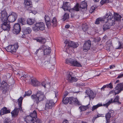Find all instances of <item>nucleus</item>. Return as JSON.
Returning <instances> with one entry per match:
<instances>
[{
  "label": "nucleus",
  "instance_id": "1",
  "mask_svg": "<svg viewBox=\"0 0 123 123\" xmlns=\"http://www.w3.org/2000/svg\"><path fill=\"white\" fill-rule=\"evenodd\" d=\"M23 99V98L21 97L19 98L18 99L19 108H15L13 111L11 112V113L12 117H14L17 116L19 111H22V112H23L22 107H21L22 104Z\"/></svg>",
  "mask_w": 123,
  "mask_h": 123
},
{
  "label": "nucleus",
  "instance_id": "2",
  "mask_svg": "<svg viewBox=\"0 0 123 123\" xmlns=\"http://www.w3.org/2000/svg\"><path fill=\"white\" fill-rule=\"evenodd\" d=\"M33 101L38 104L40 101H43L45 98L43 93L39 91L36 94H33L31 96Z\"/></svg>",
  "mask_w": 123,
  "mask_h": 123
},
{
  "label": "nucleus",
  "instance_id": "3",
  "mask_svg": "<svg viewBox=\"0 0 123 123\" xmlns=\"http://www.w3.org/2000/svg\"><path fill=\"white\" fill-rule=\"evenodd\" d=\"M65 61V63L67 64H71L74 66L81 67V65L80 63L77 62L75 59L68 58L66 59Z\"/></svg>",
  "mask_w": 123,
  "mask_h": 123
},
{
  "label": "nucleus",
  "instance_id": "4",
  "mask_svg": "<svg viewBox=\"0 0 123 123\" xmlns=\"http://www.w3.org/2000/svg\"><path fill=\"white\" fill-rule=\"evenodd\" d=\"M19 46L18 43H15L14 45H9L6 48L7 51L12 53L15 52L18 49Z\"/></svg>",
  "mask_w": 123,
  "mask_h": 123
},
{
  "label": "nucleus",
  "instance_id": "5",
  "mask_svg": "<svg viewBox=\"0 0 123 123\" xmlns=\"http://www.w3.org/2000/svg\"><path fill=\"white\" fill-rule=\"evenodd\" d=\"M39 49L43 50L44 55H49L51 51L50 48L46 45L41 46L39 48Z\"/></svg>",
  "mask_w": 123,
  "mask_h": 123
},
{
  "label": "nucleus",
  "instance_id": "6",
  "mask_svg": "<svg viewBox=\"0 0 123 123\" xmlns=\"http://www.w3.org/2000/svg\"><path fill=\"white\" fill-rule=\"evenodd\" d=\"M17 15L15 12H12L8 17L7 20L9 22H13L15 21L17 19Z\"/></svg>",
  "mask_w": 123,
  "mask_h": 123
},
{
  "label": "nucleus",
  "instance_id": "7",
  "mask_svg": "<svg viewBox=\"0 0 123 123\" xmlns=\"http://www.w3.org/2000/svg\"><path fill=\"white\" fill-rule=\"evenodd\" d=\"M21 30L20 25L18 23H16L13 26L12 32L14 34H17L19 33Z\"/></svg>",
  "mask_w": 123,
  "mask_h": 123
},
{
  "label": "nucleus",
  "instance_id": "8",
  "mask_svg": "<svg viewBox=\"0 0 123 123\" xmlns=\"http://www.w3.org/2000/svg\"><path fill=\"white\" fill-rule=\"evenodd\" d=\"M91 43V42L90 40H88L85 42L83 47V49L84 52H86L90 49Z\"/></svg>",
  "mask_w": 123,
  "mask_h": 123
},
{
  "label": "nucleus",
  "instance_id": "9",
  "mask_svg": "<svg viewBox=\"0 0 123 123\" xmlns=\"http://www.w3.org/2000/svg\"><path fill=\"white\" fill-rule=\"evenodd\" d=\"M123 90V83L118 84L115 88L114 92L115 95L119 94L121 91Z\"/></svg>",
  "mask_w": 123,
  "mask_h": 123
},
{
  "label": "nucleus",
  "instance_id": "10",
  "mask_svg": "<svg viewBox=\"0 0 123 123\" xmlns=\"http://www.w3.org/2000/svg\"><path fill=\"white\" fill-rule=\"evenodd\" d=\"M55 103L52 100H47L45 104V110L51 109Z\"/></svg>",
  "mask_w": 123,
  "mask_h": 123
},
{
  "label": "nucleus",
  "instance_id": "11",
  "mask_svg": "<svg viewBox=\"0 0 123 123\" xmlns=\"http://www.w3.org/2000/svg\"><path fill=\"white\" fill-rule=\"evenodd\" d=\"M119 97L118 95H117L115 98H114L113 101V99H111V100H109V101L106 103L103 104V105L107 107L110 105V104L112 102H117L121 104V103L119 102Z\"/></svg>",
  "mask_w": 123,
  "mask_h": 123
},
{
  "label": "nucleus",
  "instance_id": "12",
  "mask_svg": "<svg viewBox=\"0 0 123 123\" xmlns=\"http://www.w3.org/2000/svg\"><path fill=\"white\" fill-rule=\"evenodd\" d=\"M3 22L1 24V28L4 30H9L11 28L9 22L7 21Z\"/></svg>",
  "mask_w": 123,
  "mask_h": 123
},
{
  "label": "nucleus",
  "instance_id": "13",
  "mask_svg": "<svg viewBox=\"0 0 123 123\" xmlns=\"http://www.w3.org/2000/svg\"><path fill=\"white\" fill-rule=\"evenodd\" d=\"M85 92L86 94L87 95V97L88 96L90 100L91 99H93L95 97V95L93 91L90 89H87ZM86 96H85V97L86 98Z\"/></svg>",
  "mask_w": 123,
  "mask_h": 123
},
{
  "label": "nucleus",
  "instance_id": "14",
  "mask_svg": "<svg viewBox=\"0 0 123 123\" xmlns=\"http://www.w3.org/2000/svg\"><path fill=\"white\" fill-rule=\"evenodd\" d=\"M1 21L3 22L7 21L8 19L7 14L6 11L5 10L2 11L1 12Z\"/></svg>",
  "mask_w": 123,
  "mask_h": 123
},
{
  "label": "nucleus",
  "instance_id": "15",
  "mask_svg": "<svg viewBox=\"0 0 123 123\" xmlns=\"http://www.w3.org/2000/svg\"><path fill=\"white\" fill-rule=\"evenodd\" d=\"M114 113V111L113 110H111L106 114L105 117L106 121V123H109L110 122V119L111 117V115L113 114Z\"/></svg>",
  "mask_w": 123,
  "mask_h": 123
},
{
  "label": "nucleus",
  "instance_id": "16",
  "mask_svg": "<svg viewBox=\"0 0 123 123\" xmlns=\"http://www.w3.org/2000/svg\"><path fill=\"white\" fill-rule=\"evenodd\" d=\"M72 73H70L68 74L67 77V79L70 82H76L77 80V79L72 76Z\"/></svg>",
  "mask_w": 123,
  "mask_h": 123
},
{
  "label": "nucleus",
  "instance_id": "17",
  "mask_svg": "<svg viewBox=\"0 0 123 123\" xmlns=\"http://www.w3.org/2000/svg\"><path fill=\"white\" fill-rule=\"evenodd\" d=\"M40 85L39 82L34 77H31V85L34 86H37Z\"/></svg>",
  "mask_w": 123,
  "mask_h": 123
},
{
  "label": "nucleus",
  "instance_id": "18",
  "mask_svg": "<svg viewBox=\"0 0 123 123\" xmlns=\"http://www.w3.org/2000/svg\"><path fill=\"white\" fill-rule=\"evenodd\" d=\"M80 6V8L82 11L84 12V10H86L87 9V4L84 1L81 2Z\"/></svg>",
  "mask_w": 123,
  "mask_h": 123
},
{
  "label": "nucleus",
  "instance_id": "19",
  "mask_svg": "<svg viewBox=\"0 0 123 123\" xmlns=\"http://www.w3.org/2000/svg\"><path fill=\"white\" fill-rule=\"evenodd\" d=\"M70 104H76L78 105L80 104V102L76 98H74L73 97H70Z\"/></svg>",
  "mask_w": 123,
  "mask_h": 123
},
{
  "label": "nucleus",
  "instance_id": "20",
  "mask_svg": "<svg viewBox=\"0 0 123 123\" xmlns=\"http://www.w3.org/2000/svg\"><path fill=\"white\" fill-rule=\"evenodd\" d=\"M37 117V113L35 110L33 111V112L31 113V123H34L35 122V120H36Z\"/></svg>",
  "mask_w": 123,
  "mask_h": 123
},
{
  "label": "nucleus",
  "instance_id": "21",
  "mask_svg": "<svg viewBox=\"0 0 123 123\" xmlns=\"http://www.w3.org/2000/svg\"><path fill=\"white\" fill-rule=\"evenodd\" d=\"M10 110H7V108L5 107L3 108L0 110V114L1 115H3L5 114L10 113Z\"/></svg>",
  "mask_w": 123,
  "mask_h": 123
},
{
  "label": "nucleus",
  "instance_id": "22",
  "mask_svg": "<svg viewBox=\"0 0 123 123\" xmlns=\"http://www.w3.org/2000/svg\"><path fill=\"white\" fill-rule=\"evenodd\" d=\"M37 26L38 27L39 30L43 31L45 28V25L43 22L37 23Z\"/></svg>",
  "mask_w": 123,
  "mask_h": 123
},
{
  "label": "nucleus",
  "instance_id": "23",
  "mask_svg": "<svg viewBox=\"0 0 123 123\" xmlns=\"http://www.w3.org/2000/svg\"><path fill=\"white\" fill-rule=\"evenodd\" d=\"M31 2L30 0H25L24 2L26 9L29 11L31 10Z\"/></svg>",
  "mask_w": 123,
  "mask_h": 123
},
{
  "label": "nucleus",
  "instance_id": "24",
  "mask_svg": "<svg viewBox=\"0 0 123 123\" xmlns=\"http://www.w3.org/2000/svg\"><path fill=\"white\" fill-rule=\"evenodd\" d=\"M44 19L46 25L48 28H49L51 25L50 18L48 15H46L45 16Z\"/></svg>",
  "mask_w": 123,
  "mask_h": 123
},
{
  "label": "nucleus",
  "instance_id": "25",
  "mask_svg": "<svg viewBox=\"0 0 123 123\" xmlns=\"http://www.w3.org/2000/svg\"><path fill=\"white\" fill-rule=\"evenodd\" d=\"M33 39L34 40H36L37 42L41 43L42 44H44L46 42L45 39L41 37H38L36 38H33Z\"/></svg>",
  "mask_w": 123,
  "mask_h": 123
},
{
  "label": "nucleus",
  "instance_id": "26",
  "mask_svg": "<svg viewBox=\"0 0 123 123\" xmlns=\"http://www.w3.org/2000/svg\"><path fill=\"white\" fill-rule=\"evenodd\" d=\"M107 20L113 19V16L112 14L110 12H107L105 14Z\"/></svg>",
  "mask_w": 123,
  "mask_h": 123
},
{
  "label": "nucleus",
  "instance_id": "27",
  "mask_svg": "<svg viewBox=\"0 0 123 123\" xmlns=\"http://www.w3.org/2000/svg\"><path fill=\"white\" fill-rule=\"evenodd\" d=\"M121 18V16L118 13H114L113 19L115 21H119Z\"/></svg>",
  "mask_w": 123,
  "mask_h": 123
},
{
  "label": "nucleus",
  "instance_id": "28",
  "mask_svg": "<svg viewBox=\"0 0 123 123\" xmlns=\"http://www.w3.org/2000/svg\"><path fill=\"white\" fill-rule=\"evenodd\" d=\"M68 2H64L63 3V6H62V8L64 11L68 10L69 9L70 7L68 6Z\"/></svg>",
  "mask_w": 123,
  "mask_h": 123
},
{
  "label": "nucleus",
  "instance_id": "29",
  "mask_svg": "<svg viewBox=\"0 0 123 123\" xmlns=\"http://www.w3.org/2000/svg\"><path fill=\"white\" fill-rule=\"evenodd\" d=\"M70 97L68 98H62V102L64 104H67L68 103L70 104Z\"/></svg>",
  "mask_w": 123,
  "mask_h": 123
},
{
  "label": "nucleus",
  "instance_id": "30",
  "mask_svg": "<svg viewBox=\"0 0 123 123\" xmlns=\"http://www.w3.org/2000/svg\"><path fill=\"white\" fill-rule=\"evenodd\" d=\"M74 42L68 40H66L64 42V43L66 44L65 48H66V46L67 45H68L69 47H72Z\"/></svg>",
  "mask_w": 123,
  "mask_h": 123
},
{
  "label": "nucleus",
  "instance_id": "31",
  "mask_svg": "<svg viewBox=\"0 0 123 123\" xmlns=\"http://www.w3.org/2000/svg\"><path fill=\"white\" fill-rule=\"evenodd\" d=\"M106 44V50L110 51V48L112 46V43L110 41H109L107 42Z\"/></svg>",
  "mask_w": 123,
  "mask_h": 123
},
{
  "label": "nucleus",
  "instance_id": "32",
  "mask_svg": "<svg viewBox=\"0 0 123 123\" xmlns=\"http://www.w3.org/2000/svg\"><path fill=\"white\" fill-rule=\"evenodd\" d=\"M111 26L108 22H107L103 25V28L104 31L106 30L107 29H109L110 28Z\"/></svg>",
  "mask_w": 123,
  "mask_h": 123
},
{
  "label": "nucleus",
  "instance_id": "33",
  "mask_svg": "<svg viewBox=\"0 0 123 123\" xmlns=\"http://www.w3.org/2000/svg\"><path fill=\"white\" fill-rule=\"evenodd\" d=\"M18 22L22 24L23 25H24L26 24L25 20L23 18H20L18 19Z\"/></svg>",
  "mask_w": 123,
  "mask_h": 123
},
{
  "label": "nucleus",
  "instance_id": "34",
  "mask_svg": "<svg viewBox=\"0 0 123 123\" xmlns=\"http://www.w3.org/2000/svg\"><path fill=\"white\" fill-rule=\"evenodd\" d=\"M89 108L88 105H87L86 106L82 105L80 106L79 107V109H80L81 111H83L88 109Z\"/></svg>",
  "mask_w": 123,
  "mask_h": 123
},
{
  "label": "nucleus",
  "instance_id": "35",
  "mask_svg": "<svg viewBox=\"0 0 123 123\" xmlns=\"http://www.w3.org/2000/svg\"><path fill=\"white\" fill-rule=\"evenodd\" d=\"M51 23L52 24L53 26H56L57 24V21L55 17H54L51 21Z\"/></svg>",
  "mask_w": 123,
  "mask_h": 123
},
{
  "label": "nucleus",
  "instance_id": "36",
  "mask_svg": "<svg viewBox=\"0 0 123 123\" xmlns=\"http://www.w3.org/2000/svg\"><path fill=\"white\" fill-rule=\"evenodd\" d=\"M1 85V89L3 90L6 87L7 85V83L4 81H3L0 84Z\"/></svg>",
  "mask_w": 123,
  "mask_h": 123
},
{
  "label": "nucleus",
  "instance_id": "37",
  "mask_svg": "<svg viewBox=\"0 0 123 123\" xmlns=\"http://www.w3.org/2000/svg\"><path fill=\"white\" fill-rule=\"evenodd\" d=\"M25 121L27 123H31V114H29V116H26Z\"/></svg>",
  "mask_w": 123,
  "mask_h": 123
},
{
  "label": "nucleus",
  "instance_id": "38",
  "mask_svg": "<svg viewBox=\"0 0 123 123\" xmlns=\"http://www.w3.org/2000/svg\"><path fill=\"white\" fill-rule=\"evenodd\" d=\"M107 20V22H108V23L109 24V25H110L111 26H112L115 24V21L114 19H109V20Z\"/></svg>",
  "mask_w": 123,
  "mask_h": 123
},
{
  "label": "nucleus",
  "instance_id": "39",
  "mask_svg": "<svg viewBox=\"0 0 123 123\" xmlns=\"http://www.w3.org/2000/svg\"><path fill=\"white\" fill-rule=\"evenodd\" d=\"M104 20V19L102 18H99L96 19L95 24L97 25L98 24L100 23V22H101Z\"/></svg>",
  "mask_w": 123,
  "mask_h": 123
},
{
  "label": "nucleus",
  "instance_id": "40",
  "mask_svg": "<svg viewBox=\"0 0 123 123\" xmlns=\"http://www.w3.org/2000/svg\"><path fill=\"white\" fill-rule=\"evenodd\" d=\"M80 5L79 4L77 3L76 5L74 6V8L75 11H79V10H80Z\"/></svg>",
  "mask_w": 123,
  "mask_h": 123
},
{
  "label": "nucleus",
  "instance_id": "41",
  "mask_svg": "<svg viewBox=\"0 0 123 123\" xmlns=\"http://www.w3.org/2000/svg\"><path fill=\"white\" fill-rule=\"evenodd\" d=\"M88 29V26L86 24H83L82 25V30L84 31H87Z\"/></svg>",
  "mask_w": 123,
  "mask_h": 123
},
{
  "label": "nucleus",
  "instance_id": "42",
  "mask_svg": "<svg viewBox=\"0 0 123 123\" xmlns=\"http://www.w3.org/2000/svg\"><path fill=\"white\" fill-rule=\"evenodd\" d=\"M69 17V14L67 13H65L64 15L63 18L62 19L64 21L67 19H68Z\"/></svg>",
  "mask_w": 123,
  "mask_h": 123
},
{
  "label": "nucleus",
  "instance_id": "43",
  "mask_svg": "<svg viewBox=\"0 0 123 123\" xmlns=\"http://www.w3.org/2000/svg\"><path fill=\"white\" fill-rule=\"evenodd\" d=\"M43 63L44 66H47L48 68L51 65V64L49 63V62L48 61H45Z\"/></svg>",
  "mask_w": 123,
  "mask_h": 123
},
{
  "label": "nucleus",
  "instance_id": "44",
  "mask_svg": "<svg viewBox=\"0 0 123 123\" xmlns=\"http://www.w3.org/2000/svg\"><path fill=\"white\" fill-rule=\"evenodd\" d=\"M30 27H28L24 31V33L26 34H28L31 32L30 31Z\"/></svg>",
  "mask_w": 123,
  "mask_h": 123
},
{
  "label": "nucleus",
  "instance_id": "45",
  "mask_svg": "<svg viewBox=\"0 0 123 123\" xmlns=\"http://www.w3.org/2000/svg\"><path fill=\"white\" fill-rule=\"evenodd\" d=\"M104 86H105V88L106 87L107 88H110L111 89L113 88V85L111 83H110L109 84L105 85Z\"/></svg>",
  "mask_w": 123,
  "mask_h": 123
},
{
  "label": "nucleus",
  "instance_id": "46",
  "mask_svg": "<svg viewBox=\"0 0 123 123\" xmlns=\"http://www.w3.org/2000/svg\"><path fill=\"white\" fill-rule=\"evenodd\" d=\"M56 63V62L55 60H54L53 61V63L52 64V65L50 68H49V70H53L55 68L54 65H55Z\"/></svg>",
  "mask_w": 123,
  "mask_h": 123
},
{
  "label": "nucleus",
  "instance_id": "47",
  "mask_svg": "<svg viewBox=\"0 0 123 123\" xmlns=\"http://www.w3.org/2000/svg\"><path fill=\"white\" fill-rule=\"evenodd\" d=\"M79 44L78 43H75L74 42V43H73V44L72 45V47L73 48H75L78 47L79 46Z\"/></svg>",
  "mask_w": 123,
  "mask_h": 123
},
{
  "label": "nucleus",
  "instance_id": "48",
  "mask_svg": "<svg viewBox=\"0 0 123 123\" xmlns=\"http://www.w3.org/2000/svg\"><path fill=\"white\" fill-rule=\"evenodd\" d=\"M69 12H71V17L72 18H73V17H74L73 16H72L73 14L74 13V12H75V10L74 9V8H72L71 9H70V8H69Z\"/></svg>",
  "mask_w": 123,
  "mask_h": 123
},
{
  "label": "nucleus",
  "instance_id": "49",
  "mask_svg": "<svg viewBox=\"0 0 123 123\" xmlns=\"http://www.w3.org/2000/svg\"><path fill=\"white\" fill-rule=\"evenodd\" d=\"M31 95V91H28L27 92H25V94L24 95V97H25L26 96H30Z\"/></svg>",
  "mask_w": 123,
  "mask_h": 123
},
{
  "label": "nucleus",
  "instance_id": "50",
  "mask_svg": "<svg viewBox=\"0 0 123 123\" xmlns=\"http://www.w3.org/2000/svg\"><path fill=\"white\" fill-rule=\"evenodd\" d=\"M32 29L35 31H37L39 30L38 27L37 26V23L34 26L32 27Z\"/></svg>",
  "mask_w": 123,
  "mask_h": 123
},
{
  "label": "nucleus",
  "instance_id": "51",
  "mask_svg": "<svg viewBox=\"0 0 123 123\" xmlns=\"http://www.w3.org/2000/svg\"><path fill=\"white\" fill-rule=\"evenodd\" d=\"M109 2V0H102L100 2V3L102 5H103L104 3H108Z\"/></svg>",
  "mask_w": 123,
  "mask_h": 123
},
{
  "label": "nucleus",
  "instance_id": "52",
  "mask_svg": "<svg viewBox=\"0 0 123 123\" xmlns=\"http://www.w3.org/2000/svg\"><path fill=\"white\" fill-rule=\"evenodd\" d=\"M95 10V8L94 6H92L90 8L89 12L91 13H92Z\"/></svg>",
  "mask_w": 123,
  "mask_h": 123
},
{
  "label": "nucleus",
  "instance_id": "53",
  "mask_svg": "<svg viewBox=\"0 0 123 123\" xmlns=\"http://www.w3.org/2000/svg\"><path fill=\"white\" fill-rule=\"evenodd\" d=\"M119 43H118L119 47L117 49H120L121 48H123V43H122L121 42L119 41Z\"/></svg>",
  "mask_w": 123,
  "mask_h": 123
},
{
  "label": "nucleus",
  "instance_id": "54",
  "mask_svg": "<svg viewBox=\"0 0 123 123\" xmlns=\"http://www.w3.org/2000/svg\"><path fill=\"white\" fill-rule=\"evenodd\" d=\"M4 123H10V120L9 119L6 118L4 121Z\"/></svg>",
  "mask_w": 123,
  "mask_h": 123
},
{
  "label": "nucleus",
  "instance_id": "55",
  "mask_svg": "<svg viewBox=\"0 0 123 123\" xmlns=\"http://www.w3.org/2000/svg\"><path fill=\"white\" fill-rule=\"evenodd\" d=\"M36 119V120H35V122H36L37 123H41V121L38 118Z\"/></svg>",
  "mask_w": 123,
  "mask_h": 123
},
{
  "label": "nucleus",
  "instance_id": "56",
  "mask_svg": "<svg viewBox=\"0 0 123 123\" xmlns=\"http://www.w3.org/2000/svg\"><path fill=\"white\" fill-rule=\"evenodd\" d=\"M27 23L29 25H31V19L30 18H28L27 19Z\"/></svg>",
  "mask_w": 123,
  "mask_h": 123
},
{
  "label": "nucleus",
  "instance_id": "57",
  "mask_svg": "<svg viewBox=\"0 0 123 123\" xmlns=\"http://www.w3.org/2000/svg\"><path fill=\"white\" fill-rule=\"evenodd\" d=\"M98 108V107H97L96 105H94L93 106L92 108V111H93Z\"/></svg>",
  "mask_w": 123,
  "mask_h": 123
},
{
  "label": "nucleus",
  "instance_id": "58",
  "mask_svg": "<svg viewBox=\"0 0 123 123\" xmlns=\"http://www.w3.org/2000/svg\"><path fill=\"white\" fill-rule=\"evenodd\" d=\"M68 92L67 91H66L65 92V93L64 94V95L63 96V98H65L66 96L68 94Z\"/></svg>",
  "mask_w": 123,
  "mask_h": 123
},
{
  "label": "nucleus",
  "instance_id": "59",
  "mask_svg": "<svg viewBox=\"0 0 123 123\" xmlns=\"http://www.w3.org/2000/svg\"><path fill=\"white\" fill-rule=\"evenodd\" d=\"M42 85L45 88L46 87L47 85L46 84H45V82H43L42 83Z\"/></svg>",
  "mask_w": 123,
  "mask_h": 123
},
{
  "label": "nucleus",
  "instance_id": "60",
  "mask_svg": "<svg viewBox=\"0 0 123 123\" xmlns=\"http://www.w3.org/2000/svg\"><path fill=\"white\" fill-rule=\"evenodd\" d=\"M40 63L39 64V65L41 67H44V63H43L42 61L40 60Z\"/></svg>",
  "mask_w": 123,
  "mask_h": 123
},
{
  "label": "nucleus",
  "instance_id": "61",
  "mask_svg": "<svg viewBox=\"0 0 123 123\" xmlns=\"http://www.w3.org/2000/svg\"><path fill=\"white\" fill-rule=\"evenodd\" d=\"M98 108L102 106H103V104L102 103H98L97 105H96Z\"/></svg>",
  "mask_w": 123,
  "mask_h": 123
},
{
  "label": "nucleus",
  "instance_id": "62",
  "mask_svg": "<svg viewBox=\"0 0 123 123\" xmlns=\"http://www.w3.org/2000/svg\"><path fill=\"white\" fill-rule=\"evenodd\" d=\"M123 76V74H121L120 75H118L117 77V78H122Z\"/></svg>",
  "mask_w": 123,
  "mask_h": 123
},
{
  "label": "nucleus",
  "instance_id": "63",
  "mask_svg": "<svg viewBox=\"0 0 123 123\" xmlns=\"http://www.w3.org/2000/svg\"><path fill=\"white\" fill-rule=\"evenodd\" d=\"M35 21V19L34 18L31 19V25L33 24Z\"/></svg>",
  "mask_w": 123,
  "mask_h": 123
},
{
  "label": "nucleus",
  "instance_id": "64",
  "mask_svg": "<svg viewBox=\"0 0 123 123\" xmlns=\"http://www.w3.org/2000/svg\"><path fill=\"white\" fill-rule=\"evenodd\" d=\"M54 122L55 121L54 120H51L49 121V123H54Z\"/></svg>",
  "mask_w": 123,
  "mask_h": 123
}]
</instances>
